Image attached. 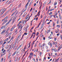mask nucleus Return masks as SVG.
<instances>
[{"instance_id": "24", "label": "nucleus", "mask_w": 62, "mask_h": 62, "mask_svg": "<svg viewBox=\"0 0 62 62\" xmlns=\"http://www.w3.org/2000/svg\"><path fill=\"white\" fill-rule=\"evenodd\" d=\"M59 58H58L56 60V62H58V60H59Z\"/></svg>"}, {"instance_id": "3", "label": "nucleus", "mask_w": 62, "mask_h": 62, "mask_svg": "<svg viewBox=\"0 0 62 62\" xmlns=\"http://www.w3.org/2000/svg\"><path fill=\"white\" fill-rule=\"evenodd\" d=\"M28 20L26 21L25 20L24 21V20H23L22 21L21 23H23V24H26V22H27V21H28Z\"/></svg>"}, {"instance_id": "17", "label": "nucleus", "mask_w": 62, "mask_h": 62, "mask_svg": "<svg viewBox=\"0 0 62 62\" xmlns=\"http://www.w3.org/2000/svg\"><path fill=\"white\" fill-rule=\"evenodd\" d=\"M25 11V10H24V9H23L22 10V12H24V11Z\"/></svg>"}, {"instance_id": "5", "label": "nucleus", "mask_w": 62, "mask_h": 62, "mask_svg": "<svg viewBox=\"0 0 62 62\" xmlns=\"http://www.w3.org/2000/svg\"><path fill=\"white\" fill-rule=\"evenodd\" d=\"M23 27V26H22V25L20 24L19 27H18V29H19V28H20V29H22V27Z\"/></svg>"}, {"instance_id": "54", "label": "nucleus", "mask_w": 62, "mask_h": 62, "mask_svg": "<svg viewBox=\"0 0 62 62\" xmlns=\"http://www.w3.org/2000/svg\"><path fill=\"white\" fill-rule=\"evenodd\" d=\"M32 9H33V8H31L30 10V11H32Z\"/></svg>"}, {"instance_id": "28", "label": "nucleus", "mask_w": 62, "mask_h": 62, "mask_svg": "<svg viewBox=\"0 0 62 62\" xmlns=\"http://www.w3.org/2000/svg\"><path fill=\"white\" fill-rule=\"evenodd\" d=\"M52 12H50V13L49 14V15H52Z\"/></svg>"}, {"instance_id": "10", "label": "nucleus", "mask_w": 62, "mask_h": 62, "mask_svg": "<svg viewBox=\"0 0 62 62\" xmlns=\"http://www.w3.org/2000/svg\"><path fill=\"white\" fill-rule=\"evenodd\" d=\"M5 31H6V30H4L1 33V34H4V33H5Z\"/></svg>"}, {"instance_id": "9", "label": "nucleus", "mask_w": 62, "mask_h": 62, "mask_svg": "<svg viewBox=\"0 0 62 62\" xmlns=\"http://www.w3.org/2000/svg\"><path fill=\"white\" fill-rule=\"evenodd\" d=\"M10 28L9 27L7 29V31L6 32V33H8V30H10Z\"/></svg>"}, {"instance_id": "42", "label": "nucleus", "mask_w": 62, "mask_h": 62, "mask_svg": "<svg viewBox=\"0 0 62 62\" xmlns=\"http://www.w3.org/2000/svg\"><path fill=\"white\" fill-rule=\"evenodd\" d=\"M41 22H40L39 23V24H38V25H39H39H40L41 24Z\"/></svg>"}, {"instance_id": "53", "label": "nucleus", "mask_w": 62, "mask_h": 62, "mask_svg": "<svg viewBox=\"0 0 62 62\" xmlns=\"http://www.w3.org/2000/svg\"><path fill=\"white\" fill-rule=\"evenodd\" d=\"M20 36H21V35H20L19 36H18V38H20Z\"/></svg>"}, {"instance_id": "8", "label": "nucleus", "mask_w": 62, "mask_h": 62, "mask_svg": "<svg viewBox=\"0 0 62 62\" xmlns=\"http://www.w3.org/2000/svg\"><path fill=\"white\" fill-rule=\"evenodd\" d=\"M15 28V26H14L11 29V31H12L14 29V28Z\"/></svg>"}, {"instance_id": "27", "label": "nucleus", "mask_w": 62, "mask_h": 62, "mask_svg": "<svg viewBox=\"0 0 62 62\" xmlns=\"http://www.w3.org/2000/svg\"><path fill=\"white\" fill-rule=\"evenodd\" d=\"M57 27L58 28H59L60 27V25H57Z\"/></svg>"}, {"instance_id": "19", "label": "nucleus", "mask_w": 62, "mask_h": 62, "mask_svg": "<svg viewBox=\"0 0 62 62\" xmlns=\"http://www.w3.org/2000/svg\"><path fill=\"white\" fill-rule=\"evenodd\" d=\"M9 22H8L6 24H5L6 25H8L9 24Z\"/></svg>"}, {"instance_id": "7", "label": "nucleus", "mask_w": 62, "mask_h": 62, "mask_svg": "<svg viewBox=\"0 0 62 62\" xmlns=\"http://www.w3.org/2000/svg\"><path fill=\"white\" fill-rule=\"evenodd\" d=\"M11 33L10 32L9 34H7L5 35V36L6 37H7V36H10V35H11Z\"/></svg>"}, {"instance_id": "33", "label": "nucleus", "mask_w": 62, "mask_h": 62, "mask_svg": "<svg viewBox=\"0 0 62 62\" xmlns=\"http://www.w3.org/2000/svg\"><path fill=\"white\" fill-rule=\"evenodd\" d=\"M39 25H38V26H37V27L36 28H35V29H36V28H39Z\"/></svg>"}, {"instance_id": "15", "label": "nucleus", "mask_w": 62, "mask_h": 62, "mask_svg": "<svg viewBox=\"0 0 62 62\" xmlns=\"http://www.w3.org/2000/svg\"><path fill=\"white\" fill-rule=\"evenodd\" d=\"M7 22V20H6L5 21H4V22L2 23V24H4V23H6V22Z\"/></svg>"}, {"instance_id": "11", "label": "nucleus", "mask_w": 62, "mask_h": 62, "mask_svg": "<svg viewBox=\"0 0 62 62\" xmlns=\"http://www.w3.org/2000/svg\"><path fill=\"white\" fill-rule=\"evenodd\" d=\"M62 45H61L59 47L58 51H59V50H60V49L61 48H62Z\"/></svg>"}, {"instance_id": "22", "label": "nucleus", "mask_w": 62, "mask_h": 62, "mask_svg": "<svg viewBox=\"0 0 62 62\" xmlns=\"http://www.w3.org/2000/svg\"><path fill=\"white\" fill-rule=\"evenodd\" d=\"M3 43V41H0V44H2Z\"/></svg>"}, {"instance_id": "14", "label": "nucleus", "mask_w": 62, "mask_h": 62, "mask_svg": "<svg viewBox=\"0 0 62 62\" xmlns=\"http://www.w3.org/2000/svg\"><path fill=\"white\" fill-rule=\"evenodd\" d=\"M26 20H27V19H28V18H29V16L28 15H27V16H26Z\"/></svg>"}, {"instance_id": "50", "label": "nucleus", "mask_w": 62, "mask_h": 62, "mask_svg": "<svg viewBox=\"0 0 62 62\" xmlns=\"http://www.w3.org/2000/svg\"><path fill=\"white\" fill-rule=\"evenodd\" d=\"M14 23V21H13L12 23V24H13V23Z\"/></svg>"}, {"instance_id": "29", "label": "nucleus", "mask_w": 62, "mask_h": 62, "mask_svg": "<svg viewBox=\"0 0 62 62\" xmlns=\"http://www.w3.org/2000/svg\"><path fill=\"white\" fill-rule=\"evenodd\" d=\"M8 38H7L5 40V41H7L8 40Z\"/></svg>"}, {"instance_id": "25", "label": "nucleus", "mask_w": 62, "mask_h": 62, "mask_svg": "<svg viewBox=\"0 0 62 62\" xmlns=\"http://www.w3.org/2000/svg\"><path fill=\"white\" fill-rule=\"evenodd\" d=\"M56 4H57V2H55L54 3V6H55V5H56Z\"/></svg>"}, {"instance_id": "38", "label": "nucleus", "mask_w": 62, "mask_h": 62, "mask_svg": "<svg viewBox=\"0 0 62 62\" xmlns=\"http://www.w3.org/2000/svg\"><path fill=\"white\" fill-rule=\"evenodd\" d=\"M54 51L55 52H57V50L56 49H54Z\"/></svg>"}, {"instance_id": "1", "label": "nucleus", "mask_w": 62, "mask_h": 62, "mask_svg": "<svg viewBox=\"0 0 62 62\" xmlns=\"http://www.w3.org/2000/svg\"><path fill=\"white\" fill-rule=\"evenodd\" d=\"M6 9L3 8L1 10V15H3V13H4L6 11Z\"/></svg>"}, {"instance_id": "40", "label": "nucleus", "mask_w": 62, "mask_h": 62, "mask_svg": "<svg viewBox=\"0 0 62 62\" xmlns=\"http://www.w3.org/2000/svg\"><path fill=\"white\" fill-rule=\"evenodd\" d=\"M24 15L26 16V13H24Z\"/></svg>"}, {"instance_id": "48", "label": "nucleus", "mask_w": 62, "mask_h": 62, "mask_svg": "<svg viewBox=\"0 0 62 62\" xmlns=\"http://www.w3.org/2000/svg\"><path fill=\"white\" fill-rule=\"evenodd\" d=\"M8 18V16H6V17L5 18V19H7Z\"/></svg>"}, {"instance_id": "44", "label": "nucleus", "mask_w": 62, "mask_h": 62, "mask_svg": "<svg viewBox=\"0 0 62 62\" xmlns=\"http://www.w3.org/2000/svg\"><path fill=\"white\" fill-rule=\"evenodd\" d=\"M38 17H36V21H37V20H38Z\"/></svg>"}, {"instance_id": "37", "label": "nucleus", "mask_w": 62, "mask_h": 62, "mask_svg": "<svg viewBox=\"0 0 62 62\" xmlns=\"http://www.w3.org/2000/svg\"><path fill=\"white\" fill-rule=\"evenodd\" d=\"M54 9H52L50 10V11H52V10H54Z\"/></svg>"}, {"instance_id": "35", "label": "nucleus", "mask_w": 62, "mask_h": 62, "mask_svg": "<svg viewBox=\"0 0 62 62\" xmlns=\"http://www.w3.org/2000/svg\"><path fill=\"white\" fill-rule=\"evenodd\" d=\"M15 18H13V21H15Z\"/></svg>"}, {"instance_id": "56", "label": "nucleus", "mask_w": 62, "mask_h": 62, "mask_svg": "<svg viewBox=\"0 0 62 62\" xmlns=\"http://www.w3.org/2000/svg\"><path fill=\"white\" fill-rule=\"evenodd\" d=\"M5 43H6V42H4V43H3V44H5Z\"/></svg>"}, {"instance_id": "34", "label": "nucleus", "mask_w": 62, "mask_h": 62, "mask_svg": "<svg viewBox=\"0 0 62 62\" xmlns=\"http://www.w3.org/2000/svg\"><path fill=\"white\" fill-rule=\"evenodd\" d=\"M16 12V14H18V11H17H17Z\"/></svg>"}, {"instance_id": "58", "label": "nucleus", "mask_w": 62, "mask_h": 62, "mask_svg": "<svg viewBox=\"0 0 62 62\" xmlns=\"http://www.w3.org/2000/svg\"><path fill=\"white\" fill-rule=\"evenodd\" d=\"M33 60L34 61H35V59H34V58L33 59Z\"/></svg>"}, {"instance_id": "52", "label": "nucleus", "mask_w": 62, "mask_h": 62, "mask_svg": "<svg viewBox=\"0 0 62 62\" xmlns=\"http://www.w3.org/2000/svg\"><path fill=\"white\" fill-rule=\"evenodd\" d=\"M45 45V43H43V46H44Z\"/></svg>"}, {"instance_id": "18", "label": "nucleus", "mask_w": 62, "mask_h": 62, "mask_svg": "<svg viewBox=\"0 0 62 62\" xmlns=\"http://www.w3.org/2000/svg\"><path fill=\"white\" fill-rule=\"evenodd\" d=\"M16 51L12 55L13 56V55H15V54H16Z\"/></svg>"}, {"instance_id": "61", "label": "nucleus", "mask_w": 62, "mask_h": 62, "mask_svg": "<svg viewBox=\"0 0 62 62\" xmlns=\"http://www.w3.org/2000/svg\"><path fill=\"white\" fill-rule=\"evenodd\" d=\"M42 15H41V18H42Z\"/></svg>"}, {"instance_id": "30", "label": "nucleus", "mask_w": 62, "mask_h": 62, "mask_svg": "<svg viewBox=\"0 0 62 62\" xmlns=\"http://www.w3.org/2000/svg\"><path fill=\"white\" fill-rule=\"evenodd\" d=\"M41 7H42V4H41V5H40V7L39 8H40V9L41 8Z\"/></svg>"}, {"instance_id": "31", "label": "nucleus", "mask_w": 62, "mask_h": 62, "mask_svg": "<svg viewBox=\"0 0 62 62\" xmlns=\"http://www.w3.org/2000/svg\"><path fill=\"white\" fill-rule=\"evenodd\" d=\"M11 21H12V19H11L9 20V21L8 22L9 23L10 22H11Z\"/></svg>"}, {"instance_id": "26", "label": "nucleus", "mask_w": 62, "mask_h": 62, "mask_svg": "<svg viewBox=\"0 0 62 62\" xmlns=\"http://www.w3.org/2000/svg\"><path fill=\"white\" fill-rule=\"evenodd\" d=\"M15 10V8H13V9L12 10V11H14V10Z\"/></svg>"}, {"instance_id": "12", "label": "nucleus", "mask_w": 62, "mask_h": 62, "mask_svg": "<svg viewBox=\"0 0 62 62\" xmlns=\"http://www.w3.org/2000/svg\"><path fill=\"white\" fill-rule=\"evenodd\" d=\"M17 10L16 11H15L14 13H13L12 14V15H11V16H13V15H14V14H15V13H16V12H17Z\"/></svg>"}, {"instance_id": "49", "label": "nucleus", "mask_w": 62, "mask_h": 62, "mask_svg": "<svg viewBox=\"0 0 62 62\" xmlns=\"http://www.w3.org/2000/svg\"><path fill=\"white\" fill-rule=\"evenodd\" d=\"M34 28V27H32V28L31 29V30H32V29H33Z\"/></svg>"}, {"instance_id": "59", "label": "nucleus", "mask_w": 62, "mask_h": 62, "mask_svg": "<svg viewBox=\"0 0 62 62\" xmlns=\"http://www.w3.org/2000/svg\"><path fill=\"white\" fill-rule=\"evenodd\" d=\"M21 47V45L20 46L18 47V48H20Z\"/></svg>"}, {"instance_id": "41", "label": "nucleus", "mask_w": 62, "mask_h": 62, "mask_svg": "<svg viewBox=\"0 0 62 62\" xmlns=\"http://www.w3.org/2000/svg\"><path fill=\"white\" fill-rule=\"evenodd\" d=\"M36 50H37L36 49H35L34 50V52H36Z\"/></svg>"}, {"instance_id": "4", "label": "nucleus", "mask_w": 62, "mask_h": 62, "mask_svg": "<svg viewBox=\"0 0 62 62\" xmlns=\"http://www.w3.org/2000/svg\"><path fill=\"white\" fill-rule=\"evenodd\" d=\"M11 53H10L9 54V55L8 56V59H9V58H11Z\"/></svg>"}, {"instance_id": "64", "label": "nucleus", "mask_w": 62, "mask_h": 62, "mask_svg": "<svg viewBox=\"0 0 62 62\" xmlns=\"http://www.w3.org/2000/svg\"><path fill=\"white\" fill-rule=\"evenodd\" d=\"M25 15H24L23 16V17H25Z\"/></svg>"}, {"instance_id": "57", "label": "nucleus", "mask_w": 62, "mask_h": 62, "mask_svg": "<svg viewBox=\"0 0 62 62\" xmlns=\"http://www.w3.org/2000/svg\"><path fill=\"white\" fill-rule=\"evenodd\" d=\"M59 34H57V36H59Z\"/></svg>"}, {"instance_id": "16", "label": "nucleus", "mask_w": 62, "mask_h": 62, "mask_svg": "<svg viewBox=\"0 0 62 62\" xmlns=\"http://www.w3.org/2000/svg\"><path fill=\"white\" fill-rule=\"evenodd\" d=\"M27 33H25L23 35V36H22V37H23V36H24V35H27Z\"/></svg>"}, {"instance_id": "6", "label": "nucleus", "mask_w": 62, "mask_h": 62, "mask_svg": "<svg viewBox=\"0 0 62 62\" xmlns=\"http://www.w3.org/2000/svg\"><path fill=\"white\" fill-rule=\"evenodd\" d=\"M48 45H50V46L51 47H52V46L53 45L52 44V43H51L50 42H49L48 43Z\"/></svg>"}, {"instance_id": "45", "label": "nucleus", "mask_w": 62, "mask_h": 62, "mask_svg": "<svg viewBox=\"0 0 62 62\" xmlns=\"http://www.w3.org/2000/svg\"><path fill=\"white\" fill-rule=\"evenodd\" d=\"M13 37H12L11 38V40H12V39H13Z\"/></svg>"}, {"instance_id": "60", "label": "nucleus", "mask_w": 62, "mask_h": 62, "mask_svg": "<svg viewBox=\"0 0 62 62\" xmlns=\"http://www.w3.org/2000/svg\"><path fill=\"white\" fill-rule=\"evenodd\" d=\"M57 53H55V55H56V56L57 55Z\"/></svg>"}, {"instance_id": "51", "label": "nucleus", "mask_w": 62, "mask_h": 62, "mask_svg": "<svg viewBox=\"0 0 62 62\" xmlns=\"http://www.w3.org/2000/svg\"><path fill=\"white\" fill-rule=\"evenodd\" d=\"M35 6H36V4L35 3L34 4V7H35Z\"/></svg>"}, {"instance_id": "20", "label": "nucleus", "mask_w": 62, "mask_h": 62, "mask_svg": "<svg viewBox=\"0 0 62 62\" xmlns=\"http://www.w3.org/2000/svg\"><path fill=\"white\" fill-rule=\"evenodd\" d=\"M3 59H4V58H1V62H3Z\"/></svg>"}, {"instance_id": "62", "label": "nucleus", "mask_w": 62, "mask_h": 62, "mask_svg": "<svg viewBox=\"0 0 62 62\" xmlns=\"http://www.w3.org/2000/svg\"><path fill=\"white\" fill-rule=\"evenodd\" d=\"M11 41V40H10L9 41V42H8V43H9L10 42V41Z\"/></svg>"}, {"instance_id": "63", "label": "nucleus", "mask_w": 62, "mask_h": 62, "mask_svg": "<svg viewBox=\"0 0 62 62\" xmlns=\"http://www.w3.org/2000/svg\"><path fill=\"white\" fill-rule=\"evenodd\" d=\"M51 3V0H50V2H49L48 4H50V3Z\"/></svg>"}, {"instance_id": "23", "label": "nucleus", "mask_w": 62, "mask_h": 62, "mask_svg": "<svg viewBox=\"0 0 62 62\" xmlns=\"http://www.w3.org/2000/svg\"><path fill=\"white\" fill-rule=\"evenodd\" d=\"M39 45V47H42V46H41V45L40 44Z\"/></svg>"}, {"instance_id": "39", "label": "nucleus", "mask_w": 62, "mask_h": 62, "mask_svg": "<svg viewBox=\"0 0 62 62\" xmlns=\"http://www.w3.org/2000/svg\"><path fill=\"white\" fill-rule=\"evenodd\" d=\"M53 26L54 27V24H55V23H53Z\"/></svg>"}, {"instance_id": "36", "label": "nucleus", "mask_w": 62, "mask_h": 62, "mask_svg": "<svg viewBox=\"0 0 62 62\" xmlns=\"http://www.w3.org/2000/svg\"><path fill=\"white\" fill-rule=\"evenodd\" d=\"M29 4V2H28L27 3L26 5L27 6H28V4Z\"/></svg>"}, {"instance_id": "43", "label": "nucleus", "mask_w": 62, "mask_h": 62, "mask_svg": "<svg viewBox=\"0 0 62 62\" xmlns=\"http://www.w3.org/2000/svg\"><path fill=\"white\" fill-rule=\"evenodd\" d=\"M3 28H6V26H3Z\"/></svg>"}, {"instance_id": "21", "label": "nucleus", "mask_w": 62, "mask_h": 62, "mask_svg": "<svg viewBox=\"0 0 62 62\" xmlns=\"http://www.w3.org/2000/svg\"><path fill=\"white\" fill-rule=\"evenodd\" d=\"M18 57H16V58H15V60L16 61V60H17V59H18Z\"/></svg>"}, {"instance_id": "55", "label": "nucleus", "mask_w": 62, "mask_h": 62, "mask_svg": "<svg viewBox=\"0 0 62 62\" xmlns=\"http://www.w3.org/2000/svg\"><path fill=\"white\" fill-rule=\"evenodd\" d=\"M39 54H40V55H41V54H42V53L41 52H40L39 53Z\"/></svg>"}, {"instance_id": "46", "label": "nucleus", "mask_w": 62, "mask_h": 62, "mask_svg": "<svg viewBox=\"0 0 62 62\" xmlns=\"http://www.w3.org/2000/svg\"><path fill=\"white\" fill-rule=\"evenodd\" d=\"M39 34V32H37V34H36V35L38 36Z\"/></svg>"}, {"instance_id": "32", "label": "nucleus", "mask_w": 62, "mask_h": 62, "mask_svg": "<svg viewBox=\"0 0 62 62\" xmlns=\"http://www.w3.org/2000/svg\"><path fill=\"white\" fill-rule=\"evenodd\" d=\"M39 14H40V11L38 12V16H39Z\"/></svg>"}, {"instance_id": "47", "label": "nucleus", "mask_w": 62, "mask_h": 62, "mask_svg": "<svg viewBox=\"0 0 62 62\" xmlns=\"http://www.w3.org/2000/svg\"><path fill=\"white\" fill-rule=\"evenodd\" d=\"M22 23V22H21V21H20L19 22V24H20V23Z\"/></svg>"}, {"instance_id": "2", "label": "nucleus", "mask_w": 62, "mask_h": 62, "mask_svg": "<svg viewBox=\"0 0 62 62\" xmlns=\"http://www.w3.org/2000/svg\"><path fill=\"white\" fill-rule=\"evenodd\" d=\"M33 54H34L32 53V52H31V53H30V55L28 57L30 59H31V57H32L33 55Z\"/></svg>"}, {"instance_id": "13", "label": "nucleus", "mask_w": 62, "mask_h": 62, "mask_svg": "<svg viewBox=\"0 0 62 62\" xmlns=\"http://www.w3.org/2000/svg\"><path fill=\"white\" fill-rule=\"evenodd\" d=\"M15 32L16 33V34H17V33H18V32H17V30H15Z\"/></svg>"}]
</instances>
